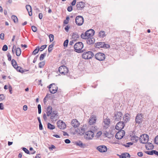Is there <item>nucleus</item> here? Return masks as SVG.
<instances>
[{"mask_svg": "<svg viewBox=\"0 0 158 158\" xmlns=\"http://www.w3.org/2000/svg\"><path fill=\"white\" fill-rule=\"evenodd\" d=\"M83 47V44L82 42H81L76 43L74 46V48L75 52L78 53L83 52V51H81V49Z\"/></svg>", "mask_w": 158, "mask_h": 158, "instance_id": "obj_1", "label": "nucleus"}, {"mask_svg": "<svg viewBox=\"0 0 158 158\" xmlns=\"http://www.w3.org/2000/svg\"><path fill=\"white\" fill-rule=\"evenodd\" d=\"M96 130L97 129L94 127V130L92 128L91 130H90V131H87L85 133L86 135L85 136L86 139L88 140L92 139L94 136V131H96Z\"/></svg>", "mask_w": 158, "mask_h": 158, "instance_id": "obj_2", "label": "nucleus"}, {"mask_svg": "<svg viewBox=\"0 0 158 158\" xmlns=\"http://www.w3.org/2000/svg\"><path fill=\"white\" fill-rule=\"evenodd\" d=\"M94 56V53L92 52L88 51L83 53L82 57L85 59H89L91 58Z\"/></svg>", "mask_w": 158, "mask_h": 158, "instance_id": "obj_3", "label": "nucleus"}, {"mask_svg": "<svg viewBox=\"0 0 158 158\" xmlns=\"http://www.w3.org/2000/svg\"><path fill=\"white\" fill-rule=\"evenodd\" d=\"M149 139V136L148 135L143 134L141 135L139 138V140L143 144L148 143Z\"/></svg>", "mask_w": 158, "mask_h": 158, "instance_id": "obj_4", "label": "nucleus"}, {"mask_svg": "<svg viewBox=\"0 0 158 158\" xmlns=\"http://www.w3.org/2000/svg\"><path fill=\"white\" fill-rule=\"evenodd\" d=\"M75 23L78 26H81L84 22V18L81 16H77L75 19Z\"/></svg>", "mask_w": 158, "mask_h": 158, "instance_id": "obj_5", "label": "nucleus"}, {"mask_svg": "<svg viewBox=\"0 0 158 158\" xmlns=\"http://www.w3.org/2000/svg\"><path fill=\"white\" fill-rule=\"evenodd\" d=\"M49 89L51 93L55 94L57 91L58 87L54 83H52L49 86Z\"/></svg>", "mask_w": 158, "mask_h": 158, "instance_id": "obj_6", "label": "nucleus"}, {"mask_svg": "<svg viewBox=\"0 0 158 158\" xmlns=\"http://www.w3.org/2000/svg\"><path fill=\"white\" fill-rule=\"evenodd\" d=\"M94 57L96 59L100 61L103 60L105 58V55L104 53L101 52L97 53L95 55Z\"/></svg>", "mask_w": 158, "mask_h": 158, "instance_id": "obj_7", "label": "nucleus"}, {"mask_svg": "<svg viewBox=\"0 0 158 158\" xmlns=\"http://www.w3.org/2000/svg\"><path fill=\"white\" fill-rule=\"evenodd\" d=\"M59 72L61 74L65 75L68 72V68L65 66H60L58 69Z\"/></svg>", "mask_w": 158, "mask_h": 158, "instance_id": "obj_8", "label": "nucleus"}, {"mask_svg": "<svg viewBox=\"0 0 158 158\" xmlns=\"http://www.w3.org/2000/svg\"><path fill=\"white\" fill-rule=\"evenodd\" d=\"M143 118V115L142 114H137L135 119L136 123L139 124L142 123Z\"/></svg>", "mask_w": 158, "mask_h": 158, "instance_id": "obj_9", "label": "nucleus"}, {"mask_svg": "<svg viewBox=\"0 0 158 158\" xmlns=\"http://www.w3.org/2000/svg\"><path fill=\"white\" fill-rule=\"evenodd\" d=\"M115 135V138L117 139H121L124 135L125 132L123 130H119Z\"/></svg>", "mask_w": 158, "mask_h": 158, "instance_id": "obj_10", "label": "nucleus"}, {"mask_svg": "<svg viewBox=\"0 0 158 158\" xmlns=\"http://www.w3.org/2000/svg\"><path fill=\"white\" fill-rule=\"evenodd\" d=\"M109 45L105 44L104 42H99L95 44L96 48H107Z\"/></svg>", "mask_w": 158, "mask_h": 158, "instance_id": "obj_11", "label": "nucleus"}, {"mask_svg": "<svg viewBox=\"0 0 158 158\" xmlns=\"http://www.w3.org/2000/svg\"><path fill=\"white\" fill-rule=\"evenodd\" d=\"M57 127L60 129H64L66 127L65 123L61 120L58 121L57 123Z\"/></svg>", "mask_w": 158, "mask_h": 158, "instance_id": "obj_12", "label": "nucleus"}, {"mask_svg": "<svg viewBox=\"0 0 158 158\" xmlns=\"http://www.w3.org/2000/svg\"><path fill=\"white\" fill-rule=\"evenodd\" d=\"M125 126L123 122L120 121L118 122L115 126V129L118 130H122Z\"/></svg>", "mask_w": 158, "mask_h": 158, "instance_id": "obj_13", "label": "nucleus"}, {"mask_svg": "<svg viewBox=\"0 0 158 158\" xmlns=\"http://www.w3.org/2000/svg\"><path fill=\"white\" fill-rule=\"evenodd\" d=\"M76 6L78 10H81L85 6V3L82 2H77Z\"/></svg>", "mask_w": 158, "mask_h": 158, "instance_id": "obj_14", "label": "nucleus"}, {"mask_svg": "<svg viewBox=\"0 0 158 158\" xmlns=\"http://www.w3.org/2000/svg\"><path fill=\"white\" fill-rule=\"evenodd\" d=\"M97 149L101 152H106L107 151V147L105 145H100L98 146Z\"/></svg>", "mask_w": 158, "mask_h": 158, "instance_id": "obj_15", "label": "nucleus"}, {"mask_svg": "<svg viewBox=\"0 0 158 158\" xmlns=\"http://www.w3.org/2000/svg\"><path fill=\"white\" fill-rule=\"evenodd\" d=\"M57 111L56 110L53 111L51 113L50 116V118L52 121H54V120H56L57 119Z\"/></svg>", "mask_w": 158, "mask_h": 158, "instance_id": "obj_16", "label": "nucleus"}, {"mask_svg": "<svg viewBox=\"0 0 158 158\" xmlns=\"http://www.w3.org/2000/svg\"><path fill=\"white\" fill-rule=\"evenodd\" d=\"M123 116L122 113L120 111L117 112L114 116L115 118V120L117 121H118L121 120V117Z\"/></svg>", "mask_w": 158, "mask_h": 158, "instance_id": "obj_17", "label": "nucleus"}, {"mask_svg": "<svg viewBox=\"0 0 158 158\" xmlns=\"http://www.w3.org/2000/svg\"><path fill=\"white\" fill-rule=\"evenodd\" d=\"M94 31L92 29L88 30L85 32V33L88 38L92 37L94 35Z\"/></svg>", "mask_w": 158, "mask_h": 158, "instance_id": "obj_18", "label": "nucleus"}, {"mask_svg": "<svg viewBox=\"0 0 158 158\" xmlns=\"http://www.w3.org/2000/svg\"><path fill=\"white\" fill-rule=\"evenodd\" d=\"M96 117L95 116L92 115L90 118L89 120V123L90 125L93 124L95 123L96 121Z\"/></svg>", "mask_w": 158, "mask_h": 158, "instance_id": "obj_19", "label": "nucleus"}, {"mask_svg": "<svg viewBox=\"0 0 158 158\" xmlns=\"http://www.w3.org/2000/svg\"><path fill=\"white\" fill-rule=\"evenodd\" d=\"M71 124L74 127H78L80 124L79 122L76 119H73L71 122Z\"/></svg>", "mask_w": 158, "mask_h": 158, "instance_id": "obj_20", "label": "nucleus"}, {"mask_svg": "<svg viewBox=\"0 0 158 158\" xmlns=\"http://www.w3.org/2000/svg\"><path fill=\"white\" fill-rule=\"evenodd\" d=\"M130 115L128 113L126 114L123 116V120L124 123H127L130 120Z\"/></svg>", "mask_w": 158, "mask_h": 158, "instance_id": "obj_21", "label": "nucleus"}, {"mask_svg": "<svg viewBox=\"0 0 158 158\" xmlns=\"http://www.w3.org/2000/svg\"><path fill=\"white\" fill-rule=\"evenodd\" d=\"M103 122L105 126H104L106 128H107L109 127V125L110 123V119L106 117V118H104L103 119Z\"/></svg>", "mask_w": 158, "mask_h": 158, "instance_id": "obj_22", "label": "nucleus"}, {"mask_svg": "<svg viewBox=\"0 0 158 158\" xmlns=\"http://www.w3.org/2000/svg\"><path fill=\"white\" fill-rule=\"evenodd\" d=\"M26 7L29 14V15L31 16L32 15V9L31 6L29 5L26 6Z\"/></svg>", "mask_w": 158, "mask_h": 158, "instance_id": "obj_23", "label": "nucleus"}, {"mask_svg": "<svg viewBox=\"0 0 158 158\" xmlns=\"http://www.w3.org/2000/svg\"><path fill=\"white\" fill-rule=\"evenodd\" d=\"M147 143V144L145 145V147L147 150H149L150 149H153L154 146L152 143Z\"/></svg>", "mask_w": 158, "mask_h": 158, "instance_id": "obj_24", "label": "nucleus"}, {"mask_svg": "<svg viewBox=\"0 0 158 158\" xmlns=\"http://www.w3.org/2000/svg\"><path fill=\"white\" fill-rule=\"evenodd\" d=\"M120 158H129L130 156V154L127 153H125L119 155Z\"/></svg>", "mask_w": 158, "mask_h": 158, "instance_id": "obj_25", "label": "nucleus"}, {"mask_svg": "<svg viewBox=\"0 0 158 158\" xmlns=\"http://www.w3.org/2000/svg\"><path fill=\"white\" fill-rule=\"evenodd\" d=\"M79 37V35H78L77 33H73L72 35V39L76 41L77 39Z\"/></svg>", "mask_w": 158, "mask_h": 158, "instance_id": "obj_26", "label": "nucleus"}, {"mask_svg": "<svg viewBox=\"0 0 158 158\" xmlns=\"http://www.w3.org/2000/svg\"><path fill=\"white\" fill-rule=\"evenodd\" d=\"M52 107L50 106H49L48 107L46 112L47 115L48 116H50L51 113L53 112L52 111Z\"/></svg>", "mask_w": 158, "mask_h": 158, "instance_id": "obj_27", "label": "nucleus"}, {"mask_svg": "<svg viewBox=\"0 0 158 158\" xmlns=\"http://www.w3.org/2000/svg\"><path fill=\"white\" fill-rule=\"evenodd\" d=\"M94 39L93 38H89L87 40V43L88 44H91L94 43Z\"/></svg>", "mask_w": 158, "mask_h": 158, "instance_id": "obj_28", "label": "nucleus"}, {"mask_svg": "<svg viewBox=\"0 0 158 158\" xmlns=\"http://www.w3.org/2000/svg\"><path fill=\"white\" fill-rule=\"evenodd\" d=\"M98 35L101 38H103L106 36V35L104 31H102L99 32Z\"/></svg>", "mask_w": 158, "mask_h": 158, "instance_id": "obj_29", "label": "nucleus"}, {"mask_svg": "<svg viewBox=\"0 0 158 158\" xmlns=\"http://www.w3.org/2000/svg\"><path fill=\"white\" fill-rule=\"evenodd\" d=\"M16 54L17 56H19L21 53V50L19 48H17L16 49Z\"/></svg>", "mask_w": 158, "mask_h": 158, "instance_id": "obj_30", "label": "nucleus"}, {"mask_svg": "<svg viewBox=\"0 0 158 158\" xmlns=\"http://www.w3.org/2000/svg\"><path fill=\"white\" fill-rule=\"evenodd\" d=\"M11 19L13 20L14 22L15 23L18 22V19L17 17L15 15H13L11 17Z\"/></svg>", "mask_w": 158, "mask_h": 158, "instance_id": "obj_31", "label": "nucleus"}, {"mask_svg": "<svg viewBox=\"0 0 158 158\" xmlns=\"http://www.w3.org/2000/svg\"><path fill=\"white\" fill-rule=\"evenodd\" d=\"M48 128L50 130H53L55 128V127L54 125L51 124L50 123H48Z\"/></svg>", "mask_w": 158, "mask_h": 158, "instance_id": "obj_32", "label": "nucleus"}, {"mask_svg": "<svg viewBox=\"0 0 158 158\" xmlns=\"http://www.w3.org/2000/svg\"><path fill=\"white\" fill-rule=\"evenodd\" d=\"M11 64L14 68H15L17 65V62L14 59H13L11 60Z\"/></svg>", "mask_w": 158, "mask_h": 158, "instance_id": "obj_33", "label": "nucleus"}, {"mask_svg": "<svg viewBox=\"0 0 158 158\" xmlns=\"http://www.w3.org/2000/svg\"><path fill=\"white\" fill-rule=\"evenodd\" d=\"M15 68L16 69L17 71L21 73H23V71L22 70V69L20 67L18 66V65Z\"/></svg>", "mask_w": 158, "mask_h": 158, "instance_id": "obj_34", "label": "nucleus"}, {"mask_svg": "<svg viewBox=\"0 0 158 158\" xmlns=\"http://www.w3.org/2000/svg\"><path fill=\"white\" fill-rule=\"evenodd\" d=\"M39 50V47L37 46L36 48L32 52V54L35 55L36 53H38Z\"/></svg>", "mask_w": 158, "mask_h": 158, "instance_id": "obj_35", "label": "nucleus"}, {"mask_svg": "<svg viewBox=\"0 0 158 158\" xmlns=\"http://www.w3.org/2000/svg\"><path fill=\"white\" fill-rule=\"evenodd\" d=\"M81 36L82 38L84 39H87L88 38L85 32V33L81 34Z\"/></svg>", "mask_w": 158, "mask_h": 158, "instance_id": "obj_36", "label": "nucleus"}, {"mask_svg": "<svg viewBox=\"0 0 158 158\" xmlns=\"http://www.w3.org/2000/svg\"><path fill=\"white\" fill-rule=\"evenodd\" d=\"M53 46L54 44H52L49 46L48 48V52L49 53H50L52 52L53 49Z\"/></svg>", "mask_w": 158, "mask_h": 158, "instance_id": "obj_37", "label": "nucleus"}, {"mask_svg": "<svg viewBox=\"0 0 158 158\" xmlns=\"http://www.w3.org/2000/svg\"><path fill=\"white\" fill-rule=\"evenodd\" d=\"M45 64V62L42 61L39 63V67L40 68H42L43 67Z\"/></svg>", "mask_w": 158, "mask_h": 158, "instance_id": "obj_38", "label": "nucleus"}, {"mask_svg": "<svg viewBox=\"0 0 158 158\" xmlns=\"http://www.w3.org/2000/svg\"><path fill=\"white\" fill-rule=\"evenodd\" d=\"M46 53H44V54H41V55L40 57V60H42L44 59V57L46 55Z\"/></svg>", "mask_w": 158, "mask_h": 158, "instance_id": "obj_39", "label": "nucleus"}, {"mask_svg": "<svg viewBox=\"0 0 158 158\" xmlns=\"http://www.w3.org/2000/svg\"><path fill=\"white\" fill-rule=\"evenodd\" d=\"M49 38L50 39V41L52 42L54 40V36L52 34H50L49 35Z\"/></svg>", "mask_w": 158, "mask_h": 158, "instance_id": "obj_40", "label": "nucleus"}, {"mask_svg": "<svg viewBox=\"0 0 158 158\" xmlns=\"http://www.w3.org/2000/svg\"><path fill=\"white\" fill-rule=\"evenodd\" d=\"M47 46V45L45 44V45H43L41 46V47H40V48H39V50H40V51H42L44 49H45L46 48Z\"/></svg>", "mask_w": 158, "mask_h": 158, "instance_id": "obj_41", "label": "nucleus"}, {"mask_svg": "<svg viewBox=\"0 0 158 158\" xmlns=\"http://www.w3.org/2000/svg\"><path fill=\"white\" fill-rule=\"evenodd\" d=\"M154 150H152L151 151H145V153L148 155H152L154 154Z\"/></svg>", "mask_w": 158, "mask_h": 158, "instance_id": "obj_42", "label": "nucleus"}, {"mask_svg": "<svg viewBox=\"0 0 158 158\" xmlns=\"http://www.w3.org/2000/svg\"><path fill=\"white\" fill-rule=\"evenodd\" d=\"M23 150L27 154H30L29 151L25 148H22Z\"/></svg>", "mask_w": 158, "mask_h": 158, "instance_id": "obj_43", "label": "nucleus"}, {"mask_svg": "<svg viewBox=\"0 0 158 158\" xmlns=\"http://www.w3.org/2000/svg\"><path fill=\"white\" fill-rule=\"evenodd\" d=\"M68 42L69 40H68L67 39L65 40L63 44L64 46V47H67L68 46Z\"/></svg>", "mask_w": 158, "mask_h": 158, "instance_id": "obj_44", "label": "nucleus"}, {"mask_svg": "<svg viewBox=\"0 0 158 158\" xmlns=\"http://www.w3.org/2000/svg\"><path fill=\"white\" fill-rule=\"evenodd\" d=\"M38 112L39 114H40L41 112V106L40 104L38 105Z\"/></svg>", "mask_w": 158, "mask_h": 158, "instance_id": "obj_45", "label": "nucleus"}, {"mask_svg": "<svg viewBox=\"0 0 158 158\" xmlns=\"http://www.w3.org/2000/svg\"><path fill=\"white\" fill-rule=\"evenodd\" d=\"M8 49V47L6 45H4L2 47V50L3 51H6Z\"/></svg>", "mask_w": 158, "mask_h": 158, "instance_id": "obj_46", "label": "nucleus"}, {"mask_svg": "<svg viewBox=\"0 0 158 158\" xmlns=\"http://www.w3.org/2000/svg\"><path fill=\"white\" fill-rule=\"evenodd\" d=\"M31 29L32 31L34 32H35L37 31V27L34 26H31Z\"/></svg>", "mask_w": 158, "mask_h": 158, "instance_id": "obj_47", "label": "nucleus"}, {"mask_svg": "<svg viewBox=\"0 0 158 158\" xmlns=\"http://www.w3.org/2000/svg\"><path fill=\"white\" fill-rule=\"evenodd\" d=\"M76 144L77 145H78L80 147H82L83 145V144L81 141H79V142L76 143Z\"/></svg>", "mask_w": 158, "mask_h": 158, "instance_id": "obj_48", "label": "nucleus"}, {"mask_svg": "<svg viewBox=\"0 0 158 158\" xmlns=\"http://www.w3.org/2000/svg\"><path fill=\"white\" fill-rule=\"evenodd\" d=\"M5 99V97L3 94H0V101L3 100Z\"/></svg>", "mask_w": 158, "mask_h": 158, "instance_id": "obj_49", "label": "nucleus"}, {"mask_svg": "<svg viewBox=\"0 0 158 158\" xmlns=\"http://www.w3.org/2000/svg\"><path fill=\"white\" fill-rule=\"evenodd\" d=\"M4 34L3 33H2L0 34V38L2 40H3L4 39Z\"/></svg>", "mask_w": 158, "mask_h": 158, "instance_id": "obj_50", "label": "nucleus"}, {"mask_svg": "<svg viewBox=\"0 0 158 158\" xmlns=\"http://www.w3.org/2000/svg\"><path fill=\"white\" fill-rule=\"evenodd\" d=\"M7 56L8 57V60L9 61L11 60V56L9 53L7 54Z\"/></svg>", "mask_w": 158, "mask_h": 158, "instance_id": "obj_51", "label": "nucleus"}, {"mask_svg": "<svg viewBox=\"0 0 158 158\" xmlns=\"http://www.w3.org/2000/svg\"><path fill=\"white\" fill-rule=\"evenodd\" d=\"M154 141L156 144H158V135L156 136Z\"/></svg>", "mask_w": 158, "mask_h": 158, "instance_id": "obj_52", "label": "nucleus"}, {"mask_svg": "<svg viewBox=\"0 0 158 158\" xmlns=\"http://www.w3.org/2000/svg\"><path fill=\"white\" fill-rule=\"evenodd\" d=\"M73 10V7L72 6H70L68 7L67 8V10L69 12Z\"/></svg>", "mask_w": 158, "mask_h": 158, "instance_id": "obj_53", "label": "nucleus"}, {"mask_svg": "<svg viewBox=\"0 0 158 158\" xmlns=\"http://www.w3.org/2000/svg\"><path fill=\"white\" fill-rule=\"evenodd\" d=\"M55 148H56V147L54 145H52L51 147H49V149L51 150H52L53 149Z\"/></svg>", "mask_w": 158, "mask_h": 158, "instance_id": "obj_54", "label": "nucleus"}, {"mask_svg": "<svg viewBox=\"0 0 158 158\" xmlns=\"http://www.w3.org/2000/svg\"><path fill=\"white\" fill-rule=\"evenodd\" d=\"M76 41L72 39V40L70 41L69 45H72L73 44L74 42Z\"/></svg>", "mask_w": 158, "mask_h": 158, "instance_id": "obj_55", "label": "nucleus"}, {"mask_svg": "<svg viewBox=\"0 0 158 158\" xmlns=\"http://www.w3.org/2000/svg\"><path fill=\"white\" fill-rule=\"evenodd\" d=\"M64 142L67 144H69L70 143L71 141L70 140L68 139H66L64 140Z\"/></svg>", "mask_w": 158, "mask_h": 158, "instance_id": "obj_56", "label": "nucleus"}, {"mask_svg": "<svg viewBox=\"0 0 158 158\" xmlns=\"http://www.w3.org/2000/svg\"><path fill=\"white\" fill-rule=\"evenodd\" d=\"M4 106L2 103H0V109L3 110L4 109Z\"/></svg>", "mask_w": 158, "mask_h": 158, "instance_id": "obj_57", "label": "nucleus"}, {"mask_svg": "<svg viewBox=\"0 0 158 158\" xmlns=\"http://www.w3.org/2000/svg\"><path fill=\"white\" fill-rule=\"evenodd\" d=\"M80 131L82 134H84V133L85 132V128H81V131Z\"/></svg>", "mask_w": 158, "mask_h": 158, "instance_id": "obj_58", "label": "nucleus"}, {"mask_svg": "<svg viewBox=\"0 0 158 158\" xmlns=\"http://www.w3.org/2000/svg\"><path fill=\"white\" fill-rule=\"evenodd\" d=\"M137 155L141 157L143 156V153L142 152H139L138 153Z\"/></svg>", "mask_w": 158, "mask_h": 158, "instance_id": "obj_59", "label": "nucleus"}, {"mask_svg": "<svg viewBox=\"0 0 158 158\" xmlns=\"http://www.w3.org/2000/svg\"><path fill=\"white\" fill-rule=\"evenodd\" d=\"M43 118H44V120L45 121L47 120V117L46 115L45 114H43Z\"/></svg>", "mask_w": 158, "mask_h": 158, "instance_id": "obj_60", "label": "nucleus"}, {"mask_svg": "<svg viewBox=\"0 0 158 158\" xmlns=\"http://www.w3.org/2000/svg\"><path fill=\"white\" fill-rule=\"evenodd\" d=\"M69 28V27L68 26H66L64 28V29L66 31L68 32Z\"/></svg>", "mask_w": 158, "mask_h": 158, "instance_id": "obj_61", "label": "nucleus"}, {"mask_svg": "<svg viewBox=\"0 0 158 158\" xmlns=\"http://www.w3.org/2000/svg\"><path fill=\"white\" fill-rule=\"evenodd\" d=\"M39 129L40 130H42L43 129V126L41 123H39Z\"/></svg>", "mask_w": 158, "mask_h": 158, "instance_id": "obj_62", "label": "nucleus"}, {"mask_svg": "<svg viewBox=\"0 0 158 158\" xmlns=\"http://www.w3.org/2000/svg\"><path fill=\"white\" fill-rule=\"evenodd\" d=\"M76 0H73L71 2V4L72 6H74L75 5Z\"/></svg>", "mask_w": 158, "mask_h": 158, "instance_id": "obj_63", "label": "nucleus"}, {"mask_svg": "<svg viewBox=\"0 0 158 158\" xmlns=\"http://www.w3.org/2000/svg\"><path fill=\"white\" fill-rule=\"evenodd\" d=\"M27 106L26 105H25L23 106V110H25V111H26V110H27Z\"/></svg>", "mask_w": 158, "mask_h": 158, "instance_id": "obj_64", "label": "nucleus"}]
</instances>
